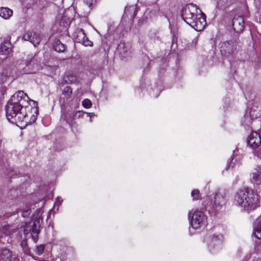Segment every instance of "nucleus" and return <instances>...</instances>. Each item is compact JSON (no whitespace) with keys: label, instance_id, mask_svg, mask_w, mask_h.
Here are the masks:
<instances>
[{"label":"nucleus","instance_id":"nucleus-1","mask_svg":"<svg viewBox=\"0 0 261 261\" xmlns=\"http://www.w3.org/2000/svg\"><path fill=\"white\" fill-rule=\"evenodd\" d=\"M36 101L31 100L22 91L14 93L6 106V115L9 121L18 123L25 121L30 110L37 114Z\"/></svg>","mask_w":261,"mask_h":261},{"label":"nucleus","instance_id":"nucleus-2","mask_svg":"<svg viewBox=\"0 0 261 261\" xmlns=\"http://www.w3.org/2000/svg\"><path fill=\"white\" fill-rule=\"evenodd\" d=\"M181 15L184 21L197 31L203 29L206 23V15L193 3L186 5Z\"/></svg>","mask_w":261,"mask_h":261},{"label":"nucleus","instance_id":"nucleus-3","mask_svg":"<svg viewBox=\"0 0 261 261\" xmlns=\"http://www.w3.org/2000/svg\"><path fill=\"white\" fill-rule=\"evenodd\" d=\"M258 202L257 195L249 188L240 189L234 195V204L241 207L246 212H249L256 208Z\"/></svg>","mask_w":261,"mask_h":261},{"label":"nucleus","instance_id":"nucleus-4","mask_svg":"<svg viewBox=\"0 0 261 261\" xmlns=\"http://www.w3.org/2000/svg\"><path fill=\"white\" fill-rule=\"evenodd\" d=\"M42 212L40 209H37L34 215L35 221L32 224L30 223L27 224L24 228V233L25 234L31 233L32 239L35 241L38 233H39V227L40 225V220L42 219Z\"/></svg>","mask_w":261,"mask_h":261},{"label":"nucleus","instance_id":"nucleus-5","mask_svg":"<svg viewBox=\"0 0 261 261\" xmlns=\"http://www.w3.org/2000/svg\"><path fill=\"white\" fill-rule=\"evenodd\" d=\"M188 218L190 221L191 225L194 229H198L205 224L206 217L201 211H190L188 213Z\"/></svg>","mask_w":261,"mask_h":261},{"label":"nucleus","instance_id":"nucleus-6","mask_svg":"<svg viewBox=\"0 0 261 261\" xmlns=\"http://www.w3.org/2000/svg\"><path fill=\"white\" fill-rule=\"evenodd\" d=\"M250 180L257 190H261V167L258 166L252 170Z\"/></svg>","mask_w":261,"mask_h":261},{"label":"nucleus","instance_id":"nucleus-7","mask_svg":"<svg viewBox=\"0 0 261 261\" xmlns=\"http://www.w3.org/2000/svg\"><path fill=\"white\" fill-rule=\"evenodd\" d=\"M236 50V45L232 41H226L222 43L220 47L221 54L225 56L232 54Z\"/></svg>","mask_w":261,"mask_h":261},{"label":"nucleus","instance_id":"nucleus-8","mask_svg":"<svg viewBox=\"0 0 261 261\" xmlns=\"http://www.w3.org/2000/svg\"><path fill=\"white\" fill-rule=\"evenodd\" d=\"M74 38L77 42L81 43L85 46H91L92 42L88 40L87 38L82 29H77L75 32Z\"/></svg>","mask_w":261,"mask_h":261},{"label":"nucleus","instance_id":"nucleus-9","mask_svg":"<svg viewBox=\"0 0 261 261\" xmlns=\"http://www.w3.org/2000/svg\"><path fill=\"white\" fill-rule=\"evenodd\" d=\"M22 39L25 41H30L34 46L38 45L41 41L40 36L37 33L32 32L25 33L22 36Z\"/></svg>","mask_w":261,"mask_h":261},{"label":"nucleus","instance_id":"nucleus-10","mask_svg":"<svg viewBox=\"0 0 261 261\" xmlns=\"http://www.w3.org/2000/svg\"><path fill=\"white\" fill-rule=\"evenodd\" d=\"M247 142L252 148H256L261 143V138L259 135L256 132L251 133L248 136Z\"/></svg>","mask_w":261,"mask_h":261},{"label":"nucleus","instance_id":"nucleus-11","mask_svg":"<svg viewBox=\"0 0 261 261\" xmlns=\"http://www.w3.org/2000/svg\"><path fill=\"white\" fill-rule=\"evenodd\" d=\"M232 27L233 30L237 33H240L243 31L244 28V22L242 16H237L233 18Z\"/></svg>","mask_w":261,"mask_h":261},{"label":"nucleus","instance_id":"nucleus-12","mask_svg":"<svg viewBox=\"0 0 261 261\" xmlns=\"http://www.w3.org/2000/svg\"><path fill=\"white\" fill-rule=\"evenodd\" d=\"M1 257L3 261H18L17 256L7 249L2 250Z\"/></svg>","mask_w":261,"mask_h":261},{"label":"nucleus","instance_id":"nucleus-13","mask_svg":"<svg viewBox=\"0 0 261 261\" xmlns=\"http://www.w3.org/2000/svg\"><path fill=\"white\" fill-rule=\"evenodd\" d=\"M84 115V112L79 111L74 112H68L65 115V120L69 124H72L74 120L81 118Z\"/></svg>","mask_w":261,"mask_h":261},{"label":"nucleus","instance_id":"nucleus-14","mask_svg":"<svg viewBox=\"0 0 261 261\" xmlns=\"http://www.w3.org/2000/svg\"><path fill=\"white\" fill-rule=\"evenodd\" d=\"M253 234L257 239H261V216L258 217L253 224Z\"/></svg>","mask_w":261,"mask_h":261},{"label":"nucleus","instance_id":"nucleus-15","mask_svg":"<svg viewBox=\"0 0 261 261\" xmlns=\"http://www.w3.org/2000/svg\"><path fill=\"white\" fill-rule=\"evenodd\" d=\"M13 15V11L7 7L0 8V16L5 19H9Z\"/></svg>","mask_w":261,"mask_h":261},{"label":"nucleus","instance_id":"nucleus-16","mask_svg":"<svg viewBox=\"0 0 261 261\" xmlns=\"http://www.w3.org/2000/svg\"><path fill=\"white\" fill-rule=\"evenodd\" d=\"M11 51V44L9 42H4L1 44L0 53L4 55H8Z\"/></svg>","mask_w":261,"mask_h":261},{"label":"nucleus","instance_id":"nucleus-17","mask_svg":"<svg viewBox=\"0 0 261 261\" xmlns=\"http://www.w3.org/2000/svg\"><path fill=\"white\" fill-rule=\"evenodd\" d=\"M214 199V203L216 206H222L225 203V197L220 193H216Z\"/></svg>","mask_w":261,"mask_h":261},{"label":"nucleus","instance_id":"nucleus-18","mask_svg":"<svg viewBox=\"0 0 261 261\" xmlns=\"http://www.w3.org/2000/svg\"><path fill=\"white\" fill-rule=\"evenodd\" d=\"M119 50L121 54L128 55L130 53V47L129 44L124 43H121L118 47Z\"/></svg>","mask_w":261,"mask_h":261},{"label":"nucleus","instance_id":"nucleus-19","mask_svg":"<svg viewBox=\"0 0 261 261\" xmlns=\"http://www.w3.org/2000/svg\"><path fill=\"white\" fill-rule=\"evenodd\" d=\"M55 51L58 52H64L66 49V46L63 44L61 41H58L54 46Z\"/></svg>","mask_w":261,"mask_h":261},{"label":"nucleus","instance_id":"nucleus-20","mask_svg":"<svg viewBox=\"0 0 261 261\" xmlns=\"http://www.w3.org/2000/svg\"><path fill=\"white\" fill-rule=\"evenodd\" d=\"M222 239V236L221 235H215L214 234L210 237L211 243L210 244V247L211 248L213 244H219Z\"/></svg>","mask_w":261,"mask_h":261},{"label":"nucleus","instance_id":"nucleus-21","mask_svg":"<svg viewBox=\"0 0 261 261\" xmlns=\"http://www.w3.org/2000/svg\"><path fill=\"white\" fill-rule=\"evenodd\" d=\"M253 121V118L251 117L250 112H246L244 116L243 123L245 126H249Z\"/></svg>","mask_w":261,"mask_h":261},{"label":"nucleus","instance_id":"nucleus-22","mask_svg":"<svg viewBox=\"0 0 261 261\" xmlns=\"http://www.w3.org/2000/svg\"><path fill=\"white\" fill-rule=\"evenodd\" d=\"M72 89L69 86L65 87L63 91V94L66 96L67 98L71 97L72 94Z\"/></svg>","mask_w":261,"mask_h":261},{"label":"nucleus","instance_id":"nucleus-23","mask_svg":"<svg viewBox=\"0 0 261 261\" xmlns=\"http://www.w3.org/2000/svg\"><path fill=\"white\" fill-rule=\"evenodd\" d=\"M191 196L193 200H198L200 199V195L199 191L198 190H194L191 192Z\"/></svg>","mask_w":261,"mask_h":261},{"label":"nucleus","instance_id":"nucleus-24","mask_svg":"<svg viewBox=\"0 0 261 261\" xmlns=\"http://www.w3.org/2000/svg\"><path fill=\"white\" fill-rule=\"evenodd\" d=\"M82 105L85 108H89L91 107L92 103L90 100L85 99L82 102Z\"/></svg>","mask_w":261,"mask_h":261},{"label":"nucleus","instance_id":"nucleus-25","mask_svg":"<svg viewBox=\"0 0 261 261\" xmlns=\"http://www.w3.org/2000/svg\"><path fill=\"white\" fill-rule=\"evenodd\" d=\"M44 246L43 245H40L37 246L36 249V254L38 255L42 254L44 251Z\"/></svg>","mask_w":261,"mask_h":261},{"label":"nucleus","instance_id":"nucleus-26","mask_svg":"<svg viewBox=\"0 0 261 261\" xmlns=\"http://www.w3.org/2000/svg\"><path fill=\"white\" fill-rule=\"evenodd\" d=\"M31 213V210L30 208L24 210L22 212V216L24 218L28 217L29 216Z\"/></svg>","mask_w":261,"mask_h":261},{"label":"nucleus","instance_id":"nucleus-27","mask_svg":"<svg viewBox=\"0 0 261 261\" xmlns=\"http://www.w3.org/2000/svg\"><path fill=\"white\" fill-rule=\"evenodd\" d=\"M66 78H67L68 80V81H67V80H66V79L65 80V82L67 83H74L75 81V77L74 76H72L71 75L67 76Z\"/></svg>","mask_w":261,"mask_h":261},{"label":"nucleus","instance_id":"nucleus-28","mask_svg":"<svg viewBox=\"0 0 261 261\" xmlns=\"http://www.w3.org/2000/svg\"><path fill=\"white\" fill-rule=\"evenodd\" d=\"M8 76L7 74H2L1 75V77H0V83L1 84L5 83L6 82V81H7Z\"/></svg>","mask_w":261,"mask_h":261},{"label":"nucleus","instance_id":"nucleus-29","mask_svg":"<svg viewBox=\"0 0 261 261\" xmlns=\"http://www.w3.org/2000/svg\"><path fill=\"white\" fill-rule=\"evenodd\" d=\"M236 161H237V160L236 159H234V157H232V158L231 159L229 163V165L228 166V167L227 168H230V167H233L236 163Z\"/></svg>","mask_w":261,"mask_h":261},{"label":"nucleus","instance_id":"nucleus-30","mask_svg":"<svg viewBox=\"0 0 261 261\" xmlns=\"http://www.w3.org/2000/svg\"><path fill=\"white\" fill-rule=\"evenodd\" d=\"M93 0H84V3L90 7L93 4Z\"/></svg>","mask_w":261,"mask_h":261},{"label":"nucleus","instance_id":"nucleus-31","mask_svg":"<svg viewBox=\"0 0 261 261\" xmlns=\"http://www.w3.org/2000/svg\"><path fill=\"white\" fill-rule=\"evenodd\" d=\"M62 199H61V198H60V197H58L57 198V200H56V203H59V205H60V204H61V203H62Z\"/></svg>","mask_w":261,"mask_h":261},{"label":"nucleus","instance_id":"nucleus-32","mask_svg":"<svg viewBox=\"0 0 261 261\" xmlns=\"http://www.w3.org/2000/svg\"><path fill=\"white\" fill-rule=\"evenodd\" d=\"M3 135H2V133L0 132V143H1L2 141H3Z\"/></svg>","mask_w":261,"mask_h":261},{"label":"nucleus","instance_id":"nucleus-33","mask_svg":"<svg viewBox=\"0 0 261 261\" xmlns=\"http://www.w3.org/2000/svg\"><path fill=\"white\" fill-rule=\"evenodd\" d=\"M21 245L23 247L26 245V243L25 242H22Z\"/></svg>","mask_w":261,"mask_h":261},{"label":"nucleus","instance_id":"nucleus-34","mask_svg":"<svg viewBox=\"0 0 261 261\" xmlns=\"http://www.w3.org/2000/svg\"><path fill=\"white\" fill-rule=\"evenodd\" d=\"M35 120H36L35 116L34 115H33V120H32V121H33V122H35Z\"/></svg>","mask_w":261,"mask_h":261},{"label":"nucleus","instance_id":"nucleus-35","mask_svg":"<svg viewBox=\"0 0 261 261\" xmlns=\"http://www.w3.org/2000/svg\"><path fill=\"white\" fill-rule=\"evenodd\" d=\"M87 115L90 117H91L93 115V113H87Z\"/></svg>","mask_w":261,"mask_h":261},{"label":"nucleus","instance_id":"nucleus-36","mask_svg":"<svg viewBox=\"0 0 261 261\" xmlns=\"http://www.w3.org/2000/svg\"><path fill=\"white\" fill-rule=\"evenodd\" d=\"M130 9L132 10H134L135 9V7L134 6H132L130 7Z\"/></svg>","mask_w":261,"mask_h":261},{"label":"nucleus","instance_id":"nucleus-37","mask_svg":"<svg viewBox=\"0 0 261 261\" xmlns=\"http://www.w3.org/2000/svg\"><path fill=\"white\" fill-rule=\"evenodd\" d=\"M259 13H257L256 14H255V16L257 17V15H258Z\"/></svg>","mask_w":261,"mask_h":261},{"label":"nucleus","instance_id":"nucleus-38","mask_svg":"<svg viewBox=\"0 0 261 261\" xmlns=\"http://www.w3.org/2000/svg\"><path fill=\"white\" fill-rule=\"evenodd\" d=\"M62 117H63V118L64 119L65 118V116H62Z\"/></svg>","mask_w":261,"mask_h":261}]
</instances>
